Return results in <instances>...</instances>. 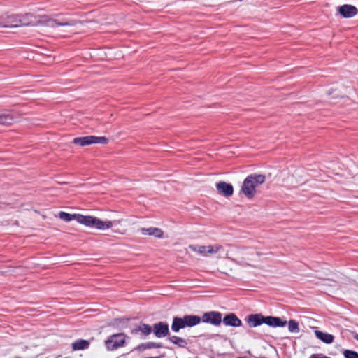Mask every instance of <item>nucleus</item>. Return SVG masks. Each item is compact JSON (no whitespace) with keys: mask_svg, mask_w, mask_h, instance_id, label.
Returning <instances> with one entry per match:
<instances>
[{"mask_svg":"<svg viewBox=\"0 0 358 358\" xmlns=\"http://www.w3.org/2000/svg\"><path fill=\"white\" fill-rule=\"evenodd\" d=\"M68 22H59L57 20L52 19L47 15L36 17L31 13L22 15H8L2 22V27H17L20 26H38L45 25L50 27L58 26H66Z\"/></svg>","mask_w":358,"mask_h":358,"instance_id":"nucleus-1","label":"nucleus"},{"mask_svg":"<svg viewBox=\"0 0 358 358\" xmlns=\"http://www.w3.org/2000/svg\"><path fill=\"white\" fill-rule=\"evenodd\" d=\"M59 217L66 222L76 220L80 224L100 230L110 229L113 225H117L120 223V220L103 222L96 217L83 215L80 214H69L66 212H60L59 213Z\"/></svg>","mask_w":358,"mask_h":358,"instance_id":"nucleus-2","label":"nucleus"},{"mask_svg":"<svg viewBox=\"0 0 358 358\" xmlns=\"http://www.w3.org/2000/svg\"><path fill=\"white\" fill-rule=\"evenodd\" d=\"M265 180L264 175L250 174L244 180L241 191L248 199H252L256 194V187L263 184Z\"/></svg>","mask_w":358,"mask_h":358,"instance_id":"nucleus-3","label":"nucleus"},{"mask_svg":"<svg viewBox=\"0 0 358 358\" xmlns=\"http://www.w3.org/2000/svg\"><path fill=\"white\" fill-rule=\"evenodd\" d=\"M189 248L203 256H208V255L218 254V258H227L229 253L225 251L221 245H189Z\"/></svg>","mask_w":358,"mask_h":358,"instance_id":"nucleus-4","label":"nucleus"},{"mask_svg":"<svg viewBox=\"0 0 358 358\" xmlns=\"http://www.w3.org/2000/svg\"><path fill=\"white\" fill-rule=\"evenodd\" d=\"M201 322V317L194 315H185L183 317H174L171 325V329L174 332H178L186 327H192Z\"/></svg>","mask_w":358,"mask_h":358,"instance_id":"nucleus-5","label":"nucleus"},{"mask_svg":"<svg viewBox=\"0 0 358 358\" xmlns=\"http://www.w3.org/2000/svg\"><path fill=\"white\" fill-rule=\"evenodd\" d=\"M124 343L125 335L124 334H117L108 337L105 341V345L108 350H114L123 346Z\"/></svg>","mask_w":358,"mask_h":358,"instance_id":"nucleus-6","label":"nucleus"},{"mask_svg":"<svg viewBox=\"0 0 358 358\" xmlns=\"http://www.w3.org/2000/svg\"><path fill=\"white\" fill-rule=\"evenodd\" d=\"M222 313L217 311H210L205 313L201 318V321L205 323H209L214 326H220L222 320Z\"/></svg>","mask_w":358,"mask_h":358,"instance_id":"nucleus-7","label":"nucleus"},{"mask_svg":"<svg viewBox=\"0 0 358 358\" xmlns=\"http://www.w3.org/2000/svg\"><path fill=\"white\" fill-rule=\"evenodd\" d=\"M152 331L157 338H162L169 335V325L164 322L155 323L153 325Z\"/></svg>","mask_w":358,"mask_h":358,"instance_id":"nucleus-8","label":"nucleus"},{"mask_svg":"<svg viewBox=\"0 0 358 358\" xmlns=\"http://www.w3.org/2000/svg\"><path fill=\"white\" fill-rule=\"evenodd\" d=\"M337 10L341 15L345 18H350L357 13V9L352 5L345 4L337 8Z\"/></svg>","mask_w":358,"mask_h":358,"instance_id":"nucleus-9","label":"nucleus"},{"mask_svg":"<svg viewBox=\"0 0 358 358\" xmlns=\"http://www.w3.org/2000/svg\"><path fill=\"white\" fill-rule=\"evenodd\" d=\"M246 321L250 327H256L265 324V316L262 314H250L246 317Z\"/></svg>","mask_w":358,"mask_h":358,"instance_id":"nucleus-10","label":"nucleus"},{"mask_svg":"<svg viewBox=\"0 0 358 358\" xmlns=\"http://www.w3.org/2000/svg\"><path fill=\"white\" fill-rule=\"evenodd\" d=\"M222 322L224 325L229 327H240L242 325V321L234 313L227 314Z\"/></svg>","mask_w":358,"mask_h":358,"instance_id":"nucleus-11","label":"nucleus"},{"mask_svg":"<svg viewBox=\"0 0 358 358\" xmlns=\"http://www.w3.org/2000/svg\"><path fill=\"white\" fill-rule=\"evenodd\" d=\"M216 187L218 192L224 196L228 197L233 194L234 188L233 186L229 183L221 181L216 184Z\"/></svg>","mask_w":358,"mask_h":358,"instance_id":"nucleus-12","label":"nucleus"},{"mask_svg":"<svg viewBox=\"0 0 358 358\" xmlns=\"http://www.w3.org/2000/svg\"><path fill=\"white\" fill-rule=\"evenodd\" d=\"M287 321L280 317L273 316H265V324L271 327H285Z\"/></svg>","mask_w":358,"mask_h":358,"instance_id":"nucleus-13","label":"nucleus"},{"mask_svg":"<svg viewBox=\"0 0 358 358\" xmlns=\"http://www.w3.org/2000/svg\"><path fill=\"white\" fill-rule=\"evenodd\" d=\"M152 327L149 324L145 323H141L131 330V334H137L141 332L144 336H148L151 334Z\"/></svg>","mask_w":358,"mask_h":358,"instance_id":"nucleus-14","label":"nucleus"},{"mask_svg":"<svg viewBox=\"0 0 358 358\" xmlns=\"http://www.w3.org/2000/svg\"><path fill=\"white\" fill-rule=\"evenodd\" d=\"M14 121L13 115L6 110H0V124L10 125Z\"/></svg>","mask_w":358,"mask_h":358,"instance_id":"nucleus-15","label":"nucleus"},{"mask_svg":"<svg viewBox=\"0 0 358 358\" xmlns=\"http://www.w3.org/2000/svg\"><path fill=\"white\" fill-rule=\"evenodd\" d=\"M315 335L318 339L327 344L333 343L334 340V336L332 334L324 333L319 330L315 331Z\"/></svg>","mask_w":358,"mask_h":358,"instance_id":"nucleus-16","label":"nucleus"},{"mask_svg":"<svg viewBox=\"0 0 358 358\" xmlns=\"http://www.w3.org/2000/svg\"><path fill=\"white\" fill-rule=\"evenodd\" d=\"M92 136L76 137L73 138V143L80 146H86L93 144Z\"/></svg>","mask_w":358,"mask_h":358,"instance_id":"nucleus-17","label":"nucleus"},{"mask_svg":"<svg viewBox=\"0 0 358 358\" xmlns=\"http://www.w3.org/2000/svg\"><path fill=\"white\" fill-rule=\"evenodd\" d=\"M90 345V341L84 339H78L72 343V349L73 350H82L89 348Z\"/></svg>","mask_w":358,"mask_h":358,"instance_id":"nucleus-18","label":"nucleus"},{"mask_svg":"<svg viewBox=\"0 0 358 358\" xmlns=\"http://www.w3.org/2000/svg\"><path fill=\"white\" fill-rule=\"evenodd\" d=\"M142 233L143 234H148L150 236H154L157 238H161L163 236V231L159 228L156 227H150V228H143L141 229Z\"/></svg>","mask_w":358,"mask_h":358,"instance_id":"nucleus-19","label":"nucleus"},{"mask_svg":"<svg viewBox=\"0 0 358 358\" xmlns=\"http://www.w3.org/2000/svg\"><path fill=\"white\" fill-rule=\"evenodd\" d=\"M169 340L173 343V344L178 345L180 348H186L187 345V341L181 338L178 337L177 336H171L169 337Z\"/></svg>","mask_w":358,"mask_h":358,"instance_id":"nucleus-20","label":"nucleus"},{"mask_svg":"<svg viewBox=\"0 0 358 358\" xmlns=\"http://www.w3.org/2000/svg\"><path fill=\"white\" fill-rule=\"evenodd\" d=\"M288 329L292 333H298L299 332V323L294 320H290L288 322Z\"/></svg>","mask_w":358,"mask_h":358,"instance_id":"nucleus-21","label":"nucleus"},{"mask_svg":"<svg viewBox=\"0 0 358 358\" xmlns=\"http://www.w3.org/2000/svg\"><path fill=\"white\" fill-rule=\"evenodd\" d=\"M93 144L99 143V144H107L108 143V138L104 136L98 137L95 136H92Z\"/></svg>","mask_w":358,"mask_h":358,"instance_id":"nucleus-22","label":"nucleus"},{"mask_svg":"<svg viewBox=\"0 0 358 358\" xmlns=\"http://www.w3.org/2000/svg\"><path fill=\"white\" fill-rule=\"evenodd\" d=\"M161 347H162V345L160 344H158V343H156L154 342H148L146 344H141V345H139L138 349L141 350V349L152 348H159Z\"/></svg>","mask_w":358,"mask_h":358,"instance_id":"nucleus-23","label":"nucleus"},{"mask_svg":"<svg viewBox=\"0 0 358 358\" xmlns=\"http://www.w3.org/2000/svg\"><path fill=\"white\" fill-rule=\"evenodd\" d=\"M345 358H358V353L350 350H345L343 352Z\"/></svg>","mask_w":358,"mask_h":358,"instance_id":"nucleus-24","label":"nucleus"},{"mask_svg":"<svg viewBox=\"0 0 358 358\" xmlns=\"http://www.w3.org/2000/svg\"><path fill=\"white\" fill-rule=\"evenodd\" d=\"M354 338L357 341H358V334H356L355 336H354Z\"/></svg>","mask_w":358,"mask_h":358,"instance_id":"nucleus-25","label":"nucleus"},{"mask_svg":"<svg viewBox=\"0 0 358 358\" xmlns=\"http://www.w3.org/2000/svg\"><path fill=\"white\" fill-rule=\"evenodd\" d=\"M2 22H0V27H1Z\"/></svg>","mask_w":358,"mask_h":358,"instance_id":"nucleus-26","label":"nucleus"},{"mask_svg":"<svg viewBox=\"0 0 358 358\" xmlns=\"http://www.w3.org/2000/svg\"><path fill=\"white\" fill-rule=\"evenodd\" d=\"M150 358H159V357H150Z\"/></svg>","mask_w":358,"mask_h":358,"instance_id":"nucleus-27","label":"nucleus"}]
</instances>
